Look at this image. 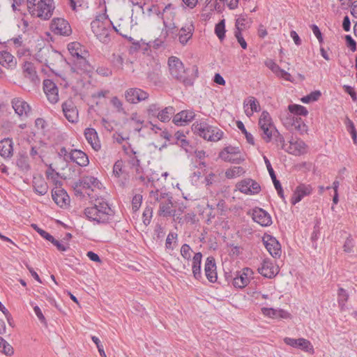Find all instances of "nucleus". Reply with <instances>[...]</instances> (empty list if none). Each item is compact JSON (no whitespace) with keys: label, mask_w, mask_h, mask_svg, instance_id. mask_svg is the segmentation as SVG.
Instances as JSON below:
<instances>
[{"label":"nucleus","mask_w":357,"mask_h":357,"mask_svg":"<svg viewBox=\"0 0 357 357\" xmlns=\"http://www.w3.org/2000/svg\"><path fill=\"white\" fill-rule=\"evenodd\" d=\"M345 40L347 47L351 50V51L354 52L356 50V41L349 35H347L345 36Z\"/></svg>","instance_id":"338daca9"},{"label":"nucleus","mask_w":357,"mask_h":357,"mask_svg":"<svg viewBox=\"0 0 357 357\" xmlns=\"http://www.w3.org/2000/svg\"><path fill=\"white\" fill-rule=\"evenodd\" d=\"M284 342L291 347L299 349L310 354H314V349L312 344L307 339H294L286 337L284 338Z\"/></svg>","instance_id":"f3484780"},{"label":"nucleus","mask_w":357,"mask_h":357,"mask_svg":"<svg viewBox=\"0 0 357 357\" xmlns=\"http://www.w3.org/2000/svg\"><path fill=\"white\" fill-rule=\"evenodd\" d=\"M174 112L175 110L173 107H167L161 111H159L157 114V118L162 122H167L170 120L171 116Z\"/></svg>","instance_id":"de8ad7c7"},{"label":"nucleus","mask_w":357,"mask_h":357,"mask_svg":"<svg viewBox=\"0 0 357 357\" xmlns=\"http://www.w3.org/2000/svg\"><path fill=\"white\" fill-rule=\"evenodd\" d=\"M214 32L220 41H223L225 40L226 36V25L225 19L220 20L215 24Z\"/></svg>","instance_id":"09e8293b"},{"label":"nucleus","mask_w":357,"mask_h":357,"mask_svg":"<svg viewBox=\"0 0 357 357\" xmlns=\"http://www.w3.org/2000/svg\"><path fill=\"white\" fill-rule=\"evenodd\" d=\"M243 108L245 114L248 117H251L255 112H259L261 109V106L259 100L254 96H248L243 103Z\"/></svg>","instance_id":"b1692460"},{"label":"nucleus","mask_w":357,"mask_h":357,"mask_svg":"<svg viewBox=\"0 0 357 357\" xmlns=\"http://www.w3.org/2000/svg\"><path fill=\"white\" fill-rule=\"evenodd\" d=\"M54 0H27V10L31 16L46 20L53 15Z\"/></svg>","instance_id":"f257e3e1"},{"label":"nucleus","mask_w":357,"mask_h":357,"mask_svg":"<svg viewBox=\"0 0 357 357\" xmlns=\"http://www.w3.org/2000/svg\"><path fill=\"white\" fill-rule=\"evenodd\" d=\"M195 117L192 110H183L174 116L172 121L176 126H184L190 122Z\"/></svg>","instance_id":"7c9ffc66"},{"label":"nucleus","mask_w":357,"mask_h":357,"mask_svg":"<svg viewBox=\"0 0 357 357\" xmlns=\"http://www.w3.org/2000/svg\"><path fill=\"white\" fill-rule=\"evenodd\" d=\"M195 134L203 137L204 139L217 142L222 137L223 132L217 128L208 126L205 122L195 123L192 126Z\"/></svg>","instance_id":"0eeeda50"},{"label":"nucleus","mask_w":357,"mask_h":357,"mask_svg":"<svg viewBox=\"0 0 357 357\" xmlns=\"http://www.w3.org/2000/svg\"><path fill=\"white\" fill-rule=\"evenodd\" d=\"M125 172L124 162L122 160H118L113 166L112 175L116 178H120Z\"/></svg>","instance_id":"8fccbe9b"},{"label":"nucleus","mask_w":357,"mask_h":357,"mask_svg":"<svg viewBox=\"0 0 357 357\" xmlns=\"http://www.w3.org/2000/svg\"><path fill=\"white\" fill-rule=\"evenodd\" d=\"M321 92L319 91H314L308 94L306 96L303 97L301 100L303 103H310L319 100L321 96Z\"/></svg>","instance_id":"6e6d98bb"},{"label":"nucleus","mask_w":357,"mask_h":357,"mask_svg":"<svg viewBox=\"0 0 357 357\" xmlns=\"http://www.w3.org/2000/svg\"><path fill=\"white\" fill-rule=\"evenodd\" d=\"M258 271L264 277L272 278L279 273V266L273 261L264 260Z\"/></svg>","instance_id":"5701e85b"},{"label":"nucleus","mask_w":357,"mask_h":357,"mask_svg":"<svg viewBox=\"0 0 357 357\" xmlns=\"http://www.w3.org/2000/svg\"><path fill=\"white\" fill-rule=\"evenodd\" d=\"M33 188L36 192L40 195L46 194L48 190L46 182L41 176L33 178Z\"/></svg>","instance_id":"37998d69"},{"label":"nucleus","mask_w":357,"mask_h":357,"mask_svg":"<svg viewBox=\"0 0 357 357\" xmlns=\"http://www.w3.org/2000/svg\"><path fill=\"white\" fill-rule=\"evenodd\" d=\"M150 197L159 202L158 215L162 217H172L176 210L172 202V197L166 193H160L158 191H151Z\"/></svg>","instance_id":"423d86ee"},{"label":"nucleus","mask_w":357,"mask_h":357,"mask_svg":"<svg viewBox=\"0 0 357 357\" xmlns=\"http://www.w3.org/2000/svg\"><path fill=\"white\" fill-rule=\"evenodd\" d=\"M234 36L236 38L238 43L241 45V47L243 50L247 49L248 45H247V43H246V41L245 40V39L243 38V32L239 31H234Z\"/></svg>","instance_id":"bf43d9fd"},{"label":"nucleus","mask_w":357,"mask_h":357,"mask_svg":"<svg viewBox=\"0 0 357 357\" xmlns=\"http://www.w3.org/2000/svg\"><path fill=\"white\" fill-rule=\"evenodd\" d=\"M50 242L56 247L58 250L61 252H65L68 248V245L66 243L56 240L54 238H53V241H50Z\"/></svg>","instance_id":"0e129e2a"},{"label":"nucleus","mask_w":357,"mask_h":357,"mask_svg":"<svg viewBox=\"0 0 357 357\" xmlns=\"http://www.w3.org/2000/svg\"><path fill=\"white\" fill-rule=\"evenodd\" d=\"M261 313L264 317L270 319H287L291 318V314L280 308L263 307Z\"/></svg>","instance_id":"6ab92c4d"},{"label":"nucleus","mask_w":357,"mask_h":357,"mask_svg":"<svg viewBox=\"0 0 357 357\" xmlns=\"http://www.w3.org/2000/svg\"><path fill=\"white\" fill-rule=\"evenodd\" d=\"M313 192V187L308 183H299L294 190L290 198V203L296 205L300 202L304 197L310 196Z\"/></svg>","instance_id":"dca6fc26"},{"label":"nucleus","mask_w":357,"mask_h":357,"mask_svg":"<svg viewBox=\"0 0 357 357\" xmlns=\"http://www.w3.org/2000/svg\"><path fill=\"white\" fill-rule=\"evenodd\" d=\"M43 91L48 101L52 104L56 103L59 100V89L55 83L50 79L43 82Z\"/></svg>","instance_id":"4be33fe9"},{"label":"nucleus","mask_w":357,"mask_h":357,"mask_svg":"<svg viewBox=\"0 0 357 357\" xmlns=\"http://www.w3.org/2000/svg\"><path fill=\"white\" fill-rule=\"evenodd\" d=\"M202 255L201 252L194 253L191 260L192 272L195 279L202 278Z\"/></svg>","instance_id":"4c0bfd02"},{"label":"nucleus","mask_w":357,"mask_h":357,"mask_svg":"<svg viewBox=\"0 0 357 357\" xmlns=\"http://www.w3.org/2000/svg\"><path fill=\"white\" fill-rule=\"evenodd\" d=\"M236 188L240 192L245 195H255L261 190L259 184L250 178H246L238 182Z\"/></svg>","instance_id":"aec40b11"},{"label":"nucleus","mask_w":357,"mask_h":357,"mask_svg":"<svg viewBox=\"0 0 357 357\" xmlns=\"http://www.w3.org/2000/svg\"><path fill=\"white\" fill-rule=\"evenodd\" d=\"M86 217L98 223L107 222L112 216V210L103 201H96L94 206L87 207L84 211Z\"/></svg>","instance_id":"f03ea898"},{"label":"nucleus","mask_w":357,"mask_h":357,"mask_svg":"<svg viewBox=\"0 0 357 357\" xmlns=\"http://www.w3.org/2000/svg\"><path fill=\"white\" fill-rule=\"evenodd\" d=\"M142 202V196L141 195H135L132 200V210L137 211L141 206Z\"/></svg>","instance_id":"e2e57ef3"},{"label":"nucleus","mask_w":357,"mask_h":357,"mask_svg":"<svg viewBox=\"0 0 357 357\" xmlns=\"http://www.w3.org/2000/svg\"><path fill=\"white\" fill-rule=\"evenodd\" d=\"M194 28L192 24L183 26L178 32V40L182 45H185L192 38Z\"/></svg>","instance_id":"79ce46f5"},{"label":"nucleus","mask_w":357,"mask_h":357,"mask_svg":"<svg viewBox=\"0 0 357 357\" xmlns=\"http://www.w3.org/2000/svg\"><path fill=\"white\" fill-rule=\"evenodd\" d=\"M283 143L282 149L289 154L301 155L307 152V146L301 139H291L287 144H284V139L281 137Z\"/></svg>","instance_id":"ddd939ff"},{"label":"nucleus","mask_w":357,"mask_h":357,"mask_svg":"<svg viewBox=\"0 0 357 357\" xmlns=\"http://www.w3.org/2000/svg\"><path fill=\"white\" fill-rule=\"evenodd\" d=\"M338 302L339 303H345L348 299V294L346 291L343 288H340L338 289Z\"/></svg>","instance_id":"774afa93"},{"label":"nucleus","mask_w":357,"mask_h":357,"mask_svg":"<svg viewBox=\"0 0 357 357\" xmlns=\"http://www.w3.org/2000/svg\"><path fill=\"white\" fill-rule=\"evenodd\" d=\"M102 184L93 176L84 177L80 181L75 184V190L81 195L91 196V192L100 189Z\"/></svg>","instance_id":"9b49d317"},{"label":"nucleus","mask_w":357,"mask_h":357,"mask_svg":"<svg viewBox=\"0 0 357 357\" xmlns=\"http://www.w3.org/2000/svg\"><path fill=\"white\" fill-rule=\"evenodd\" d=\"M342 250L343 252L347 255H352L355 252L356 250V241L351 235H349L344 241Z\"/></svg>","instance_id":"c03bdc74"},{"label":"nucleus","mask_w":357,"mask_h":357,"mask_svg":"<svg viewBox=\"0 0 357 357\" xmlns=\"http://www.w3.org/2000/svg\"><path fill=\"white\" fill-rule=\"evenodd\" d=\"M262 241L267 251L272 257L277 258L280 256L282 252L281 245L275 237L265 234L262 237Z\"/></svg>","instance_id":"a211bd4d"},{"label":"nucleus","mask_w":357,"mask_h":357,"mask_svg":"<svg viewBox=\"0 0 357 357\" xmlns=\"http://www.w3.org/2000/svg\"><path fill=\"white\" fill-rule=\"evenodd\" d=\"M168 67L172 77L183 83L188 82L189 77L188 70L185 68L183 62L178 57H169Z\"/></svg>","instance_id":"1a4fd4ad"},{"label":"nucleus","mask_w":357,"mask_h":357,"mask_svg":"<svg viewBox=\"0 0 357 357\" xmlns=\"http://www.w3.org/2000/svg\"><path fill=\"white\" fill-rule=\"evenodd\" d=\"M17 165L22 171H27L30 169V161L28 156L21 155L17 160Z\"/></svg>","instance_id":"603ef678"},{"label":"nucleus","mask_w":357,"mask_h":357,"mask_svg":"<svg viewBox=\"0 0 357 357\" xmlns=\"http://www.w3.org/2000/svg\"><path fill=\"white\" fill-rule=\"evenodd\" d=\"M265 65L268 68L278 77L282 78L286 81L294 82L290 73L282 69L273 60L267 59Z\"/></svg>","instance_id":"bb28decb"},{"label":"nucleus","mask_w":357,"mask_h":357,"mask_svg":"<svg viewBox=\"0 0 357 357\" xmlns=\"http://www.w3.org/2000/svg\"><path fill=\"white\" fill-rule=\"evenodd\" d=\"M31 227L38 233L40 234V235L45 238L46 240L50 241H53V236L50 234L49 233H47V231H45V230L39 228L35 224H33L31 225Z\"/></svg>","instance_id":"052dcab7"},{"label":"nucleus","mask_w":357,"mask_h":357,"mask_svg":"<svg viewBox=\"0 0 357 357\" xmlns=\"http://www.w3.org/2000/svg\"><path fill=\"white\" fill-rule=\"evenodd\" d=\"M0 351L7 356H11L14 353L13 347L0 337Z\"/></svg>","instance_id":"864d4df0"},{"label":"nucleus","mask_w":357,"mask_h":357,"mask_svg":"<svg viewBox=\"0 0 357 357\" xmlns=\"http://www.w3.org/2000/svg\"><path fill=\"white\" fill-rule=\"evenodd\" d=\"M47 147L46 143L41 140H34L30 142V150L29 152V156L33 159L36 160L40 155L45 151Z\"/></svg>","instance_id":"c9c22d12"},{"label":"nucleus","mask_w":357,"mask_h":357,"mask_svg":"<svg viewBox=\"0 0 357 357\" xmlns=\"http://www.w3.org/2000/svg\"><path fill=\"white\" fill-rule=\"evenodd\" d=\"M258 126L262 132L261 137L266 142H270L273 137L278 133L271 114L263 111L259 118Z\"/></svg>","instance_id":"39448f33"},{"label":"nucleus","mask_w":357,"mask_h":357,"mask_svg":"<svg viewBox=\"0 0 357 357\" xmlns=\"http://www.w3.org/2000/svg\"><path fill=\"white\" fill-rule=\"evenodd\" d=\"M205 275L210 282H215L218 279L216 264L213 257H207L204 264Z\"/></svg>","instance_id":"c85d7f7f"},{"label":"nucleus","mask_w":357,"mask_h":357,"mask_svg":"<svg viewBox=\"0 0 357 357\" xmlns=\"http://www.w3.org/2000/svg\"><path fill=\"white\" fill-rule=\"evenodd\" d=\"M69 157L71 161L79 166L86 167L89 165V160L87 155L81 150H71Z\"/></svg>","instance_id":"473e14b6"},{"label":"nucleus","mask_w":357,"mask_h":357,"mask_svg":"<svg viewBox=\"0 0 357 357\" xmlns=\"http://www.w3.org/2000/svg\"><path fill=\"white\" fill-rule=\"evenodd\" d=\"M8 44L16 50L17 55L21 56L29 54V50L25 46L22 37L18 36L11 38L8 40Z\"/></svg>","instance_id":"e433bc0d"},{"label":"nucleus","mask_w":357,"mask_h":357,"mask_svg":"<svg viewBox=\"0 0 357 357\" xmlns=\"http://www.w3.org/2000/svg\"><path fill=\"white\" fill-rule=\"evenodd\" d=\"M220 157L225 161L238 164L245 160L239 147L232 146L225 148L220 153Z\"/></svg>","instance_id":"2eb2a0df"},{"label":"nucleus","mask_w":357,"mask_h":357,"mask_svg":"<svg viewBox=\"0 0 357 357\" xmlns=\"http://www.w3.org/2000/svg\"><path fill=\"white\" fill-rule=\"evenodd\" d=\"M159 105L156 103L149 105L146 108V112L149 116H157L159 112Z\"/></svg>","instance_id":"680f3d73"},{"label":"nucleus","mask_w":357,"mask_h":357,"mask_svg":"<svg viewBox=\"0 0 357 357\" xmlns=\"http://www.w3.org/2000/svg\"><path fill=\"white\" fill-rule=\"evenodd\" d=\"M244 173V170L241 167H232L225 172V176L228 178H234L240 176Z\"/></svg>","instance_id":"3c124183"},{"label":"nucleus","mask_w":357,"mask_h":357,"mask_svg":"<svg viewBox=\"0 0 357 357\" xmlns=\"http://www.w3.org/2000/svg\"><path fill=\"white\" fill-rule=\"evenodd\" d=\"M283 123L287 127H291L299 132H305L307 126L300 117V116H287L283 119Z\"/></svg>","instance_id":"a878e982"},{"label":"nucleus","mask_w":357,"mask_h":357,"mask_svg":"<svg viewBox=\"0 0 357 357\" xmlns=\"http://www.w3.org/2000/svg\"><path fill=\"white\" fill-rule=\"evenodd\" d=\"M13 142L12 139L5 138L0 141V155L3 158H10L13 155Z\"/></svg>","instance_id":"72a5a7b5"},{"label":"nucleus","mask_w":357,"mask_h":357,"mask_svg":"<svg viewBox=\"0 0 357 357\" xmlns=\"http://www.w3.org/2000/svg\"><path fill=\"white\" fill-rule=\"evenodd\" d=\"M110 103L118 112H123V102L117 96L112 97L110 100Z\"/></svg>","instance_id":"13d9d810"},{"label":"nucleus","mask_w":357,"mask_h":357,"mask_svg":"<svg viewBox=\"0 0 357 357\" xmlns=\"http://www.w3.org/2000/svg\"><path fill=\"white\" fill-rule=\"evenodd\" d=\"M62 109L66 119L70 123H76L78 121V111L70 100L66 101L62 105Z\"/></svg>","instance_id":"cd10ccee"},{"label":"nucleus","mask_w":357,"mask_h":357,"mask_svg":"<svg viewBox=\"0 0 357 357\" xmlns=\"http://www.w3.org/2000/svg\"><path fill=\"white\" fill-rule=\"evenodd\" d=\"M70 54L76 58L75 66L81 71L89 72L91 66L88 62L89 52L78 42H72L68 45Z\"/></svg>","instance_id":"7ed1b4c3"},{"label":"nucleus","mask_w":357,"mask_h":357,"mask_svg":"<svg viewBox=\"0 0 357 357\" xmlns=\"http://www.w3.org/2000/svg\"><path fill=\"white\" fill-rule=\"evenodd\" d=\"M128 123L134 128L135 130L139 132L142 128L144 120L138 112H132L128 120Z\"/></svg>","instance_id":"a18cd8bd"},{"label":"nucleus","mask_w":357,"mask_h":357,"mask_svg":"<svg viewBox=\"0 0 357 357\" xmlns=\"http://www.w3.org/2000/svg\"><path fill=\"white\" fill-rule=\"evenodd\" d=\"M12 105L15 113L20 116H26L30 112L29 105L22 98H14Z\"/></svg>","instance_id":"f704fd0d"},{"label":"nucleus","mask_w":357,"mask_h":357,"mask_svg":"<svg viewBox=\"0 0 357 357\" xmlns=\"http://www.w3.org/2000/svg\"><path fill=\"white\" fill-rule=\"evenodd\" d=\"M252 23V20L245 14L238 15L235 21V30L243 32L249 29Z\"/></svg>","instance_id":"ea45409f"},{"label":"nucleus","mask_w":357,"mask_h":357,"mask_svg":"<svg viewBox=\"0 0 357 357\" xmlns=\"http://www.w3.org/2000/svg\"><path fill=\"white\" fill-rule=\"evenodd\" d=\"M22 74L24 77L33 84H37L40 82L36 68L33 63L30 61H26L23 64Z\"/></svg>","instance_id":"393cba45"},{"label":"nucleus","mask_w":357,"mask_h":357,"mask_svg":"<svg viewBox=\"0 0 357 357\" xmlns=\"http://www.w3.org/2000/svg\"><path fill=\"white\" fill-rule=\"evenodd\" d=\"M149 97V93L139 88H129L124 93V98L126 102L133 105L146 100Z\"/></svg>","instance_id":"4468645a"},{"label":"nucleus","mask_w":357,"mask_h":357,"mask_svg":"<svg viewBox=\"0 0 357 357\" xmlns=\"http://www.w3.org/2000/svg\"><path fill=\"white\" fill-rule=\"evenodd\" d=\"M177 238L176 234L169 233L166 238L165 247L167 249H172V243L175 241Z\"/></svg>","instance_id":"69168bd1"},{"label":"nucleus","mask_w":357,"mask_h":357,"mask_svg":"<svg viewBox=\"0 0 357 357\" xmlns=\"http://www.w3.org/2000/svg\"><path fill=\"white\" fill-rule=\"evenodd\" d=\"M50 31L55 35L68 36L72 33V29L68 22L62 17H54L50 24Z\"/></svg>","instance_id":"f8f14e48"},{"label":"nucleus","mask_w":357,"mask_h":357,"mask_svg":"<svg viewBox=\"0 0 357 357\" xmlns=\"http://www.w3.org/2000/svg\"><path fill=\"white\" fill-rule=\"evenodd\" d=\"M91 30L95 36L101 42H107L109 36V23L105 14L97 15L91 23Z\"/></svg>","instance_id":"6e6552de"},{"label":"nucleus","mask_w":357,"mask_h":357,"mask_svg":"<svg viewBox=\"0 0 357 357\" xmlns=\"http://www.w3.org/2000/svg\"><path fill=\"white\" fill-rule=\"evenodd\" d=\"M113 25V29L123 37H127L129 33V25L127 20L123 18H119L117 20H114V22H111Z\"/></svg>","instance_id":"a19ab883"},{"label":"nucleus","mask_w":357,"mask_h":357,"mask_svg":"<svg viewBox=\"0 0 357 357\" xmlns=\"http://www.w3.org/2000/svg\"><path fill=\"white\" fill-rule=\"evenodd\" d=\"M345 125H346L347 131L351 135V138L353 139L354 143L355 144H357V131L356 130L354 123L349 119H347V120L345 121Z\"/></svg>","instance_id":"5fc2aeb1"},{"label":"nucleus","mask_w":357,"mask_h":357,"mask_svg":"<svg viewBox=\"0 0 357 357\" xmlns=\"http://www.w3.org/2000/svg\"><path fill=\"white\" fill-rule=\"evenodd\" d=\"M84 137L93 149L98 151L100 149L101 146L98 133L94 128H86L84 130Z\"/></svg>","instance_id":"2f4dec72"},{"label":"nucleus","mask_w":357,"mask_h":357,"mask_svg":"<svg viewBox=\"0 0 357 357\" xmlns=\"http://www.w3.org/2000/svg\"><path fill=\"white\" fill-rule=\"evenodd\" d=\"M252 218L254 222L262 227H268L272 224L271 215L261 208H255L252 209Z\"/></svg>","instance_id":"412c9836"},{"label":"nucleus","mask_w":357,"mask_h":357,"mask_svg":"<svg viewBox=\"0 0 357 357\" xmlns=\"http://www.w3.org/2000/svg\"><path fill=\"white\" fill-rule=\"evenodd\" d=\"M192 254L194 255L193 250L188 244H183L181 246V255L184 259L190 261L192 258Z\"/></svg>","instance_id":"4d7b16f0"},{"label":"nucleus","mask_w":357,"mask_h":357,"mask_svg":"<svg viewBox=\"0 0 357 357\" xmlns=\"http://www.w3.org/2000/svg\"><path fill=\"white\" fill-rule=\"evenodd\" d=\"M0 64L7 69H13L17 66V60L10 52L1 51L0 52Z\"/></svg>","instance_id":"58836bf2"},{"label":"nucleus","mask_w":357,"mask_h":357,"mask_svg":"<svg viewBox=\"0 0 357 357\" xmlns=\"http://www.w3.org/2000/svg\"><path fill=\"white\" fill-rule=\"evenodd\" d=\"M52 197L54 202L60 207L66 206L70 202L69 196L62 188H57L52 190Z\"/></svg>","instance_id":"c756f323"},{"label":"nucleus","mask_w":357,"mask_h":357,"mask_svg":"<svg viewBox=\"0 0 357 357\" xmlns=\"http://www.w3.org/2000/svg\"><path fill=\"white\" fill-rule=\"evenodd\" d=\"M288 110L289 113L288 114L291 116H306L308 114L307 109L301 105L292 104L288 106Z\"/></svg>","instance_id":"49530a36"},{"label":"nucleus","mask_w":357,"mask_h":357,"mask_svg":"<svg viewBox=\"0 0 357 357\" xmlns=\"http://www.w3.org/2000/svg\"><path fill=\"white\" fill-rule=\"evenodd\" d=\"M254 278V271L249 267H245L235 273L231 284L236 289H243L248 286Z\"/></svg>","instance_id":"9d476101"},{"label":"nucleus","mask_w":357,"mask_h":357,"mask_svg":"<svg viewBox=\"0 0 357 357\" xmlns=\"http://www.w3.org/2000/svg\"><path fill=\"white\" fill-rule=\"evenodd\" d=\"M36 59L54 71L57 65L61 62L62 55L59 52L46 47L39 50L36 54Z\"/></svg>","instance_id":"20e7f679"}]
</instances>
